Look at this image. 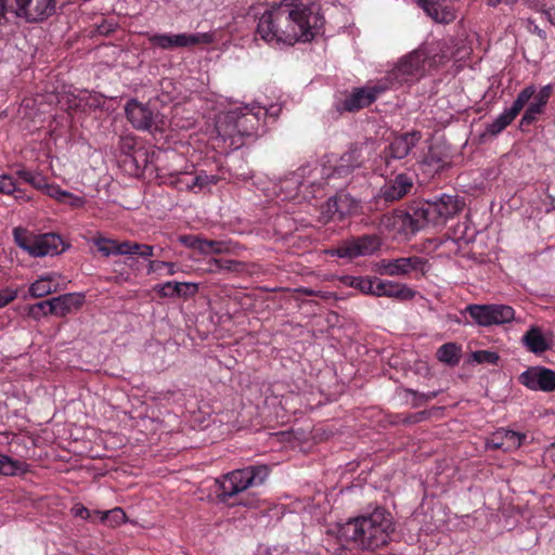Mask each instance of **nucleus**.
<instances>
[{"instance_id": "nucleus-1", "label": "nucleus", "mask_w": 555, "mask_h": 555, "mask_svg": "<svg viewBox=\"0 0 555 555\" xmlns=\"http://www.w3.org/2000/svg\"><path fill=\"white\" fill-rule=\"evenodd\" d=\"M323 25L317 4L283 1L259 16L256 34L268 43L294 44L311 41Z\"/></svg>"}, {"instance_id": "nucleus-2", "label": "nucleus", "mask_w": 555, "mask_h": 555, "mask_svg": "<svg viewBox=\"0 0 555 555\" xmlns=\"http://www.w3.org/2000/svg\"><path fill=\"white\" fill-rule=\"evenodd\" d=\"M395 529L391 514L377 506L373 512L349 519L340 526L338 540L341 546L333 553L343 555L346 552L345 544L356 550L375 552L389 544Z\"/></svg>"}, {"instance_id": "nucleus-3", "label": "nucleus", "mask_w": 555, "mask_h": 555, "mask_svg": "<svg viewBox=\"0 0 555 555\" xmlns=\"http://www.w3.org/2000/svg\"><path fill=\"white\" fill-rule=\"evenodd\" d=\"M268 476L267 465H253L232 470L216 480L219 488L217 498L220 502L228 503L245 490L262 485Z\"/></svg>"}, {"instance_id": "nucleus-4", "label": "nucleus", "mask_w": 555, "mask_h": 555, "mask_svg": "<svg viewBox=\"0 0 555 555\" xmlns=\"http://www.w3.org/2000/svg\"><path fill=\"white\" fill-rule=\"evenodd\" d=\"M55 0H0V25L8 23V14L27 23H39L55 13Z\"/></svg>"}, {"instance_id": "nucleus-5", "label": "nucleus", "mask_w": 555, "mask_h": 555, "mask_svg": "<svg viewBox=\"0 0 555 555\" xmlns=\"http://www.w3.org/2000/svg\"><path fill=\"white\" fill-rule=\"evenodd\" d=\"M438 48L439 42L425 43L402 57L393 69L396 79L403 82L422 76L427 65L431 67L437 63Z\"/></svg>"}, {"instance_id": "nucleus-6", "label": "nucleus", "mask_w": 555, "mask_h": 555, "mask_svg": "<svg viewBox=\"0 0 555 555\" xmlns=\"http://www.w3.org/2000/svg\"><path fill=\"white\" fill-rule=\"evenodd\" d=\"M129 122L138 130L162 132L167 126L166 119L158 112H153L147 105L137 100H130L125 106Z\"/></svg>"}, {"instance_id": "nucleus-7", "label": "nucleus", "mask_w": 555, "mask_h": 555, "mask_svg": "<svg viewBox=\"0 0 555 555\" xmlns=\"http://www.w3.org/2000/svg\"><path fill=\"white\" fill-rule=\"evenodd\" d=\"M466 311L479 326L488 327L509 323L515 319L513 307L503 304L468 305Z\"/></svg>"}, {"instance_id": "nucleus-8", "label": "nucleus", "mask_w": 555, "mask_h": 555, "mask_svg": "<svg viewBox=\"0 0 555 555\" xmlns=\"http://www.w3.org/2000/svg\"><path fill=\"white\" fill-rule=\"evenodd\" d=\"M380 244V238L375 234L362 235L345 241L338 247L328 249L326 253L339 258L353 259L357 257L372 255L379 249Z\"/></svg>"}, {"instance_id": "nucleus-9", "label": "nucleus", "mask_w": 555, "mask_h": 555, "mask_svg": "<svg viewBox=\"0 0 555 555\" xmlns=\"http://www.w3.org/2000/svg\"><path fill=\"white\" fill-rule=\"evenodd\" d=\"M378 266L382 274L390 276L409 275L413 272L425 275L430 269L428 260L418 256L382 259Z\"/></svg>"}, {"instance_id": "nucleus-10", "label": "nucleus", "mask_w": 555, "mask_h": 555, "mask_svg": "<svg viewBox=\"0 0 555 555\" xmlns=\"http://www.w3.org/2000/svg\"><path fill=\"white\" fill-rule=\"evenodd\" d=\"M214 35L210 33L198 34H156L150 38V42L164 50H171L176 48L192 47L199 43H211Z\"/></svg>"}, {"instance_id": "nucleus-11", "label": "nucleus", "mask_w": 555, "mask_h": 555, "mask_svg": "<svg viewBox=\"0 0 555 555\" xmlns=\"http://www.w3.org/2000/svg\"><path fill=\"white\" fill-rule=\"evenodd\" d=\"M535 92L534 86H528L522 89L513 102L512 106L500 114L491 124L487 126V132L496 135L502 132L520 113Z\"/></svg>"}, {"instance_id": "nucleus-12", "label": "nucleus", "mask_w": 555, "mask_h": 555, "mask_svg": "<svg viewBox=\"0 0 555 555\" xmlns=\"http://www.w3.org/2000/svg\"><path fill=\"white\" fill-rule=\"evenodd\" d=\"M414 180L406 173H398L393 178H389L379 188L375 198L377 202L383 201L385 204L395 203L406 196L413 189Z\"/></svg>"}, {"instance_id": "nucleus-13", "label": "nucleus", "mask_w": 555, "mask_h": 555, "mask_svg": "<svg viewBox=\"0 0 555 555\" xmlns=\"http://www.w3.org/2000/svg\"><path fill=\"white\" fill-rule=\"evenodd\" d=\"M388 89L386 82L356 88L341 103L343 109L356 112L370 106L382 93Z\"/></svg>"}, {"instance_id": "nucleus-14", "label": "nucleus", "mask_w": 555, "mask_h": 555, "mask_svg": "<svg viewBox=\"0 0 555 555\" xmlns=\"http://www.w3.org/2000/svg\"><path fill=\"white\" fill-rule=\"evenodd\" d=\"M519 382L530 390L555 391V371L544 366H531L519 376Z\"/></svg>"}, {"instance_id": "nucleus-15", "label": "nucleus", "mask_w": 555, "mask_h": 555, "mask_svg": "<svg viewBox=\"0 0 555 555\" xmlns=\"http://www.w3.org/2000/svg\"><path fill=\"white\" fill-rule=\"evenodd\" d=\"M365 147V143H352L337 160L332 176L346 178L350 176L354 169L360 168L364 162L363 150Z\"/></svg>"}, {"instance_id": "nucleus-16", "label": "nucleus", "mask_w": 555, "mask_h": 555, "mask_svg": "<svg viewBox=\"0 0 555 555\" xmlns=\"http://www.w3.org/2000/svg\"><path fill=\"white\" fill-rule=\"evenodd\" d=\"M434 216V224H442L449 218L459 214L463 207L464 202L456 195L443 194L435 201H429Z\"/></svg>"}, {"instance_id": "nucleus-17", "label": "nucleus", "mask_w": 555, "mask_h": 555, "mask_svg": "<svg viewBox=\"0 0 555 555\" xmlns=\"http://www.w3.org/2000/svg\"><path fill=\"white\" fill-rule=\"evenodd\" d=\"M421 139V132L411 131L396 137L384 152L386 165L391 159H403Z\"/></svg>"}, {"instance_id": "nucleus-18", "label": "nucleus", "mask_w": 555, "mask_h": 555, "mask_svg": "<svg viewBox=\"0 0 555 555\" xmlns=\"http://www.w3.org/2000/svg\"><path fill=\"white\" fill-rule=\"evenodd\" d=\"M69 245H65L63 238L55 233L35 235L30 256L44 257L63 253Z\"/></svg>"}, {"instance_id": "nucleus-19", "label": "nucleus", "mask_w": 555, "mask_h": 555, "mask_svg": "<svg viewBox=\"0 0 555 555\" xmlns=\"http://www.w3.org/2000/svg\"><path fill=\"white\" fill-rule=\"evenodd\" d=\"M221 120L234 122V130L240 135H251L259 126V117L253 109L245 107L238 111H232L225 114Z\"/></svg>"}, {"instance_id": "nucleus-20", "label": "nucleus", "mask_w": 555, "mask_h": 555, "mask_svg": "<svg viewBox=\"0 0 555 555\" xmlns=\"http://www.w3.org/2000/svg\"><path fill=\"white\" fill-rule=\"evenodd\" d=\"M416 292L406 286L393 281H384L375 278L373 295L377 297H390L398 300H411L414 298Z\"/></svg>"}, {"instance_id": "nucleus-21", "label": "nucleus", "mask_w": 555, "mask_h": 555, "mask_svg": "<svg viewBox=\"0 0 555 555\" xmlns=\"http://www.w3.org/2000/svg\"><path fill=\"white\" fill-rule=\"evenodd\" d=\"M525 439L526 436L524 434L501 428L488 438L487 446L491 449L511 452L517 450Z\"/></svg>"}, {"instance_id": "nucleus-22", "label": "nucleus", "mask_w": 555, "mask_h": 555, "mask_svg": "<svg viewBox=\"0 0 555 555\" xmlns=\"http://www.w3.org/2000/svg\"><path fill=\"white\" fill-rule=\"evenodd\" d=\"M85 300V296L76 293H67L51 298V308L48 312L55 317H66L73 311L78 310Z\"/></svg>"}, {"instance_id": "nucleus-23", "label": "nucleus", "mask_w": 555, "mask_h": 555, "mask_svg": "<svg viewBox=\"0 0 555 555\" xmlns=\"http://www.w3.org/2000/svg\"><path fill=\"white\" fill-rule=\"evenodd\" d=\"M450 164V155L444 145L436 143L429 146L422 165L428 173H437Z\"/></svg>"}, {"instance_id": "nucleus-24", "label": "nucleus", "mask_w": 555, "mask_h": 555, "mask_svg": "<svg viewBox=\"0 0 555 555\" xmlns=\"http://www.w3.org/2000/svg\"><path fill=\"white\" fill-rule=\"evenodd\" d=\"M162 298H190L198 293V284L193 282H166L155 286Z\"/></svg>"}, {"instance_id": "nucleus-25", "label": "nucleus", "mask_w": 555, "mask_h": 555, "mask_svg": "<svg viewBox=\"0 0 555 555\" xmlns=\"http://www.w3.org/2000/svg\"><path fill=\"white\" fill-rule=\"evenodd\" d=\"M551 95V87L546 86L540 90V92L534 96L533 101L529 104L527 109L525 111L520 125L529 126L533 121H535L537 116L543 112L544 106L546 105L548 98Z\"/></svg>"}, {"instance_id": "nucleus-26", "label": "nucleus", "mask_w": 555, "mask_h": 555, "mask_svg": "<svg viewBox=\"0 0 555 555\" xmlns=\"http://www.w3.org/2000/svg\"><path fill=\"white\" fill-rule=\"evenodd\" d=\"M522 343L529 351L537 354L543 353L550 349V345L547 344L544 335L537 326H532L522 336Z\"/></svg>"}, {"instance_id": "nucleus-27", "label": "nucleus", "mask_w": 555, "mask_h": 555, "mask_svg": "<svg viewBox=\"0 0 555 555\" xmlns=\"http://www.w3.org/2000/svg\"><path fill=\"white\" fill-rule=\"evenodd\" d=\"M59 291V284L52 274L40 276L29 286V296L33 298H41Z\"/></svg>"}, {"instance_id": "nucleus-28", "label": "nucleus", "mask_w": 555, "mask_h": 555, "mask_svg": "<svg viewBox=\"0 0 555 555\" xmlns=\"http://www.w3.org/2000/svg\"><path fill=\"white\" fill-rule=\"evenodd\" d=\"M210 273H220V272H232V273H242L246 269V264L243 261L234 260V259H218L211 258L208 260Z\"/></svg>"}, {"instance_id": "nucleus-29", "label": "nucleus", "mask_w": 555, "mask_h": 555, "mask_svg": "<svg viewBox=\"0 0 555 555\" xmlns=\"http://www.w3.org/2000/svg\"><path fill=\"white\" fill-rule=\"evenodd\" d=\"M413 217L416 223L425 227L428 223L434 224V216L429 201L416 202L410 205L406 209Z\"/></svg>"}, {"instance_id": "nucleus-30", "label": "nucleus", "mask_w": 555, "mask_h": 555, "mask_svg": "<svg viewBox=\"0 0 555 555\" xmlns=\"http://www.w3.org/2000/svg\"><path fill=\"white\" fill-rule=\"evenodd\" d=\"M436 356L440 362L455 366L461 360V347L455 343L443 344L438 348Z\"/></svg>"}, {"instance_id": "nucleus-31", "label": "nucleus", "mask_w": 555, "mask_h": 555, "mask_svg": "<svg viewBox=\"0 0 555 555\" xmlns=\"http://www.w3.org/2000/svg\"><path fill=\"white\" fill-rule=\"evenodd\" d=\"M28 470V465L24 461L14 460L5 454L0 453V475L16 476L25 474Z\"/></svg>"}, {"instance_id": "nucleus-32", "label": "nucleus", "mask_w": 555, "mask_h": 555, "mask_svg": "<svg viewBox=\"0 0 555 555\" xmlns=\"http://www.w3.org/2000/svg\"><path fill=\"white\" fill-rule=\"evenodd\" d=\"M402 393L404 395L406 401H409L408 396L412 397L410 400L412 408H418L436 398L440 393V390L429 391L425 393L417 392L410 388H404L402 389Z\"/></svg>"}, {"instance_id": "nucleus-33", "label": "nucleus", "mask_w": 555, "mask_h": 555, "mask_svg": "<svg viewBox=\"0 0 555 555\" xmlns=\"http://www.w3.org/2000/svg\"><path fill=\"white\" fill-rule=\"evenodd\" d=\"M338 207V220H343L347 215L359 208V203L348 194L335 196Z\"/></svg>"}, {"instance_id": "nucleus-34", "label": "nucleus", "mask_w": 555, "mask_h": 555, "mask_svg": "<svg viewBox=\"0 0 555 555\" xmlns=\"http://www.w3.org/2000/svg\"><path fill=\"white\" fill-rule=\"evenodd\" d=\"M95 515L100 516L102 522H106L112 527L119 526L126 521V513L120 507H115L106 512H94Z\"/></svg>"}, {"instance_id": "nucleus-35", "label": "nucleus", "mask_w": 555, "mask_h": 555, "mask_svg": "<svg viewBox=\"0 0 555 555\" xmlns=\"http://www.w3.org/2000/svg\"><path fill=\"white\" fill-rule=\"evenodd\" d=\"M17 176L35 189L43 190L48 186V182L41 173L22 169L17 171Z\"/></svg>"}, {"instance_id": "nucleus-36", "label": "nucleus", "mask_w": 555, "mask_h": 555, "mask_svg": "<svg viewBox=\"0 0 555 555\" xmlns=\"http://www.w3.org/2000/svg\"><path fill=\"white\" fill-rule=\"evenodd\" d=\"M14 242L18 247L27 251L29 255L31 254L33 248V240L35 235L29 234L23 228H15L13 230Z\"/></svg>"}, {"instance_id": "nucleus-37", "label": "nucleus", "mask_w": 555, "mask_h": 555, "mask_svg": "<svg viewBox=\"0 0 555 555\" xmlns=\"http://www.w3.org/2000/svg\"><path fill=\"white\" fill-rule=\"evenodd\" d=\"M218 181L219 178L217 176L201 172L192 178V182H186L185 184L189 190H194L195 188L202 190L208 185L216 184Z\"/></svg>"}, {"instance_id": "nucleus-38", "label": "nucleus", "mask_w": 555, "mask_h": 555, "mask_svg": "<svg viewBox=\"0 0 555 555\" xmlns=\"http://www.w3.org/2000/svg\"><path fill=\"white\" fill-rule=\"evenodd\" d=\"M470 360L479 364L487 363L496 365L500 360V356L498 352L491 350H477L472 352Z\"/></svg>"}, {"instance_id": "nucleus-39", "label": "nucleus", "mask_w": 555, "mask_h": 555, "mask_svg": "<svg viewBox=\"0 0 555 555\" xmlns=\"http://www.w3.org/2000/svg\"><path fill=\"white\" fill-rule=\"evenodd\" d=\"M51 308V299L39 301L35 305H31L27 308L28 315L38 321L43 317L50 315L51 312H48Z\"/></svg>"}, {"instance_id": "nucleus-40", "label": "nucleus", "mask_w": 555, "mask_h": 555, "mask_svg": "<svg viewBox=\"0 0 555 555\" xmlns=\"http://www.w3.org/2000/svg\"><path fill=\"white\" fill-rule=\"evenodd\" d=\"M229 251V247L224 242L221 241H211V240H203L202 246H201V253L202 254H225Z\"/></svg>"}, {"instance_id": "nucleus-41", "label": "nucleus", "mask_w": 555, "mask_h": 555, "mask_svg": "<svg viewBox=\"0 0 555 555\" xmlns=\"http://www.w3.org/2000/svg\"><path fill=\"white\" fill-rule=\"evenodd\" d=\"M375 278H352L350 286L359 289L364 294L373 295Z\"/></svg>"}, {"instance_id": "nucleus-42", "label": "nucleus", "mask_w": 555, "mask_h": 555, "mask_svg": "<svg viewBox=\"0 0 555 555\" xmlns=\"http://www.w3.org/2000/svg\"><path fill=\"white\" fill-rule=\"evenodd\" d=\"M93 244L103 256L115 255L116 241L100 236L93 240Z\"/></svg>"}, {"instance_id": "nucleus-43", "label": "nucleus", "mask_w": 555, "mask_h": 555, "mask_svg": "<svg viewBox=\"0 0 555 555\" xmlns=\"http://www.w3.org/2000/svg\"><path fill=\"white\" fill-rule=\"evenodd\" d=\"M399 218L404 232L415 233L424 228L421 223H416L414 217L409 211H405Z\"/></svg>"}, {"instance_id": "nucleus-44", "label": "nucleus", "mask_w": 555, "mask_h": 555, "mask_svg": "<svg viewBox=\"0 0 555 555\" xmlns=\"http://www.w3.org/2000/svg\"><path fill=\"white\" fill-rule=\"evenodd\" d=\"M135 138L131 134L121 135L118 141V149L121 154L130 155L135 147Z\"/></svg>"}, {"instance_id": "nucleus-45", "label": "nucleus", "mask_w": 555, "mask_h": 555, "mask_svg": "<svg viewBox=\"0 0 555 555\" xmlns=\"http://www.w3.org/2000/svg\"><path fill=\"white\" fill-rule=\"evenodd\" d=\"M335 217L338 218V207L334 196L328 198V201L325 203L322 210V218L324 221H328Z\"/></svg>"}, {"instance_id": "nucleus-46", "label": "nucleus", "mask_w": 555, "mask_h": 555, "mask_svg": "<svg viewBox=\"0 0 555 555\" xmlns=\"http://www.w3.org/2000/svg\"><path fill=\"white\" fill-rule=\"evenodd\" d=\"M203 240L204 238H202V237H199L197 235H191V234L180 235L178 237V241L183 246L189 247V248H193V249H197L199 253H201V246H202Z\"/></svg>"}, {"instance_id": "nucleus-47", "label": "nucleus", "mask_w": 555, "mask_h": 555, "mask_svg": "<svg viewBox=\"0 0 555 555\" xmlns=\"http://www.w3.org/2000/svg\"><path fill=\"white\" fill-rule=\"evenodd\" d=\"M16 191V185L11 176L2 175L0 176V193L2 194H12Z\"/></svg>"}, {"instance_id": "nucleus-48", "label": "nucleus", "mask_w": 555, "mask_h": 555, "mask_svg": "<svg viewBox=\"0 0 555 555\" xmlns=\"http://www.w3.org/2000/svg\"><path fill=\"white\" fill-rule=\"evenodd\" d=\"M18 295L17 289L5 287L0 291V309L12 302Z\"/></svg>"}, {"instance_id": "nucleus-49", "label": "nucleus", "mask_w": 555, "mask_h": 555, "mask_svg": "<svg viewBox=\"0 0 555 555\" xmlns=\"http://www.w3.org/2000/svg\"><path fill=\"white\" fill-rule=\"evenodd\" d=\"M44 189L50 196L55 197L60 202H66V196H70L69 192L63 191L59 186L48 184Z\"/></svg>"}, {"instance_id": "nucleus-50", "label": "nucleus", "mask_w": 555, "mask_h": 555, "mask_svg": "<svg viewBox=\"0 0 555 555\" xmlns=\"http://www.w3.org/2000/svg\"><path fill=\"white\" fill-rule=\"evenodd\" d=\"M72 512H73L74 516L80 517L82 519H89L91 517L90 511L87 507H85L82 504H76L72 508Z\"/></svg>"}, {"instance_id": "nucleus-51", "label": "nucleus", "mask_w": 555, "mask_h": 555, "mask_svg": "<svg viewBox=\"0 0 555 555\" xmlns=\"http://www.w3.org/2000/svg\"><path fill=\"white\" fill-rule=\"evenodd\" d=\"M115 255H131V242L125 241L121 243L116 242Z\"/></svg>"}, {"instance_id": "nucleus-52", "label": "nucleus", "mask_w": 555, "mask_h": 555, "mask_svg": "<svg viewBox=\"0 0 555 555\" xmlns=\"http://www.w3.org/2000/svg\"><path fill=\"white\" fill-rule=\"evenodd\" d=\"M427 416H428V413L426 411H421V412H417V413L412 414V415L408 416L406 418H404L403 423L404 424L420 423V422L426 420Z\"/></svg>"}, {"instance_id": "nucleus-53", "label": "nucleus", "mask_w": 555, "mask_h": 555, "mask_svg": "<svg viewBox=\"0 0 555 555\" xmlns=\"http://www.w3.org/2000/svg\"><path fill=\"white\" fill-rule=\"evenodd\" d=\"M65 203H68L73 207H82L85 205V199L70 193V196H66Z\"/></svg>"}, {"instance_id": "nucleus-54", "label": "nucleus", "mask_w": 555, "mask_h": 555, "mask_svg": "<svg viewBox=\"0 0 555 555\" xmlns=\"http://www.w3.org/2000/svg\"><path fill=\"white\" fill-rule=\"evenodd\" d=\"M154 255V247L152 245L142 244L140 255L143 258H150Z\"/></svg>"}, {"instance_id": "nucleus-55", "label": "nucleus", "mask_w": 555, "mask_h": 555, "mask_svg": "<svg viewBox=\"0 0 555 555\" xmlns=\"http://www.w3.org/2000/svg\"><path fill=\"white\" fill-rule=\"evenodd\" d=\"M162 268H165V261H159V260L150 261V263H149V273L157 271V270H159Z\"/></svg>"}, {"instance_id": "nucleus-56", "label": "nucleus", "mask_w": 555, "mask_h": 555, "mask_svg": "<svg viewBox=\"0 0 555 555\" xmlns=\"http://www.w3.org/2000/svg\"><path fill=\"white\" fill-rule=\"evenodd\" d=\"M296 292L302 294V295H306V296H317L319 292L312 289V288H308V287H300V288H297Z\"/></svg>"}, {"instance_id": "nucleus-57", "label": "nucleus", "mask_w": 555, "mask_h": 555, "mask_svg": "<svg viewBox=\"0 0 555 555\" xmlns=\"http://www.w3.org/2000/svg\"><path fill=\"white\" fill-rule=\"evenodd\" d=\"M515 0H487L489 7H498L501 3L513 4Z\"/></svg>"}, {"instance_id": "nucleus-58", "label": "nucleus", "mask_w": 555, "mask_h": 555, "mask_svg": "<svg viewBox=\"0 0 555 555\" xmlns=\"http://www.w3.org/2000/svg\"><path fill=\"white\" fill-rule=\"evenodd\" d=\"M165 268L168 269V275H173L177 272V266L175 262L165 261Z\"/></svg>"}, {"instance_id": "nucleus-59", "label": "nucleus", "mask_w": 555, "mask_h": 555, "mask_svg": "<svg viewBox=\"0 0 555 555\" xmlns=\"http://www.w3.org/2000/svg\"><path fill=\"white\" fill-rule=\"evenodd\" d=\"M141 247H142V244L131 242V255H134V254L140 255Z\"/></svg>"}, {"instance_id": "nucleus-60", "label": "nucleus", "mask_w": 555, "mask_h": 555, "mask_svg": "<svg viewBox=\"0 0 555 555\" xmlns=\"http://www.w3.org/2000/svg\"><path fill=\"white\" fill-rule=\"evenodd\" d=\"M550 456L552 459L553 462H555V444L552 446V448L550 449Z\"/></svg>"}, {"instance_id": "nucleus-61", "label": "nucleus", "mask_w": 555, "mask_h": 555, "mask_svg": "<svg viewBox=\"0 0 555 555\" xmlns=\"http://www.w3.org/2000/svg\"><path fill=\"white\" fill-rule=\"evenodd\" d=\"M433 17L437 22H448V20H446V18H439L437 12L435 13V15H433Z\"/></svg>"}, {"instance_id": "nucleus-62", "label": "nucleus", "mask_w": 555, "mask_h": 555, "mask_svg": "<svg viewBox=\"0 0 555 555\" xmlns=\"http://www.w3.org/2000/svg\"><path fill=\"white\" fill-rule=\"evenodd\" d=\"M538 35H539L540 37H542V38H546V34H545V31H543V30H540V29H539V30H538Z\"/></svg>"}]
</instances>
